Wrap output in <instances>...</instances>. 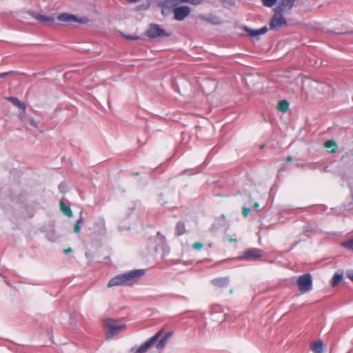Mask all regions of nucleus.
Masks as SVG:
<instances>
[{
    "label": "nucleus",
    "mask_w": 353,
    "mask_h": 353,
    "mask_svg": "<svg viewBox=\"0 0 353 353\" xmlns=\"http://www.w3.org/2000/svg\"><path fill=\"white\" fill-rule=\"evenodd\" d=\"M145 274L143 270H135L126 273L118 274L111 279L108 286L109 288L118 285H132Z\"/></svg>",
    "instance_id": "nucleus-1"
},
{
    "label": "nucleus",
    "mask_w": 353,
    "mask_h": 353,
    "mask_svg": "<svg viewBox=\"0 0 353 353\" xmlns=\"http://www.w3.org/2000/svg\"><path fill=\"white\" fill-rule=\"evenodd\" d=\"M294 2V1H281V3L274 9V14L270 23V28L271 30H276L286 25L287 22L283 18V14L290 11L292 8Z\"/></svg>",
    "instance_id": "nucleus-2"
},
{
    "label": "nucleus",
    "mask_w": 353,
    "mask_h": 353,
    "mask_svg": "<svg viewBox=\"0 0 353 353\" xmlns=\"http://www.w3.org/2000/svg\"><path fill=\"white\" fill-rule=\"evenodd\" d=\"M103 325L108 331L106 335L108 339H112L115 334L125 328L124 324H121L119 321L110 319H105L103 322Z\"/></svg>",
    "instance_id": "nucleus-3"
},
{
    "label": "nucleus",
    "mask_w": 353,
    "mask_h": 353,
    "mask_svg": "<svg viewBox=\"0 0 353 353\" xmlns=\"http://www.w3.org/2000/svg\"><path fill=\"white\" fill-rule=\"evenodd\" d=\"M299 290L302 293L310 291L312 288V277L309 273L299 276L297 279Z\"/></svg>",
    "instance_id": "nucleus-4"
},
{
    "label": "nucleus",
    "mask_w": 353,
    "mask_h": 353,
    "mask_svg": "<svg viewBox=\"0 0 353 353\" xmlns=\"http://www.w3.org/2000/svg\"><path fill=\"white\" fill-rule=\"evenodd\" d=\"M57 19L60 21L65 22L70 24L74 23L86 24L89 22V19L87 17H78L74 14H72L67 12L59 14L57 16Z\"/></svg>",
    "instance_id": "nucleus-5"
},
{
    "label": "nucleus",
    "mask_w": 353,
    "mask_h": 353,
    "mask_svg": "<svg viewBox=\"0 0 353 353\" xmlns=\"http://www.w3.org/2000/svg\"><path fill=\"white\" fill-rule=\"evenodd\" d=\"M145 34L147 37L152 39L157 37H168L170 36V34L167 33L166 31L158 24H150Z\"/></svg>",
    "instance_id": "nucleus-6"
},
{
    "label": "nucleus",
    "mask_w": 353,
    "mask_h": 353,
    "mask_svg": "<svg viewBox=\"0 0 353 353\" xmlns=\"http://www.w3.org/2000/svg\"><path fill=\"white\" fill-rule=\"evenodd\" d=\"M163 330H160L158 331L154 336L150 337L148 340H147L145 343L141 345L137 350V353H144L150 347H151L154 343L159 339V338L162 335Z\"/></svg>",
    "instance_id": "nucleus-7"
},
{
    "label": "nucleus",
    "mask_w": 353,
    "mask_h": 353,
    "mask_svg": "<svg viewBox=\"0 0 353 353\" xmlns=\"http://www.w3.org/2000/svg\"><path fill=\"white\" fill-rule=\"evenodd\" d=\"M190 12V8L188 6H183L176 7L173 9L174 19L177 21H182L187 17Z\"/></svg>",
    "instance_id": "nucleus-8"
},
{
    "label": "nucleus",
    "mask_w": 353,
    "mask_h": 353,
    "mask_svg": "<svg viewBox=\"0 0 353 353\" xmlns=\"http://www.w3.org/2000/svg\"><path fill=\"white\" fill-rule=\"evenodd\" d=\"M262 256V251L257 248L250 249L245 252L243 258L247 261H256Z\"/></svg>",
    "instance_id": "nucleus-9"
},
{
    "label": "nucleus",
    "mask_w": 353,
    "mask_h": 353,
    "mask_svg": "<svg viewBox=\"0 0 353 353\" xmlns=\"http://www.w3.org/2000/svg\"><path fill=\"white\" fill-rule=\"evenodd\" d=\"M172 1H163L159 5L161 8V14L165 17L173 13L174 6L171 4Z\"/></svg>",
    "instance_id": "nucleus-10"
},
{
    "label": "nucleus",
    "mask_w": 353,
    "mask_h": 353,
    "mask_svg": "<svg viewBox=\"0 0 353 353\" xmlns=\"http://www.w3.org/2000/svg\"><path fill=\"white\" fill-rule=\"evenodd\" d=\"M212 284L219 288H226L230 283V279L229 277H219L214 279L212 281Z\"/></svg>",
    "instance_id": "nucleus-11"
},
{
    "label": "nucleus",
    "mask_w": 353,
    "mask_h": 353,
    "mask_svg": "<svg viewBox=\"0 0 353 353\" xmlns=\"http://www.w3.org/2000/svg\"><path fill=\"white\" fill-rule=\"evenodd\" d=\"M29 13L32 17L43 23H52L54 21V19L52 17H48L41 14H35L34 12H30Z\"/></svg>",
    "instance_id": "nucleus-12"
},
{
    "label": "nucleus",
    "mask_w": 353,
    "mask_h": 353,
    "mask_svg": "<svg viewBox=\"0 0 353 353\" xmlns=\"http://www.w3.org/2000/svg\"><path fill=\"white\" fill-rule=\"evenodd\" d=\"M311 349L314 353H322L323 351V341L319 340L312 343Z\"/></svg>",
    "instance_id": "nucleus-13"
},
{
    "label": "nucleus",
    "mask_w": 353,
    "mask_h": 353,
    "mask_svg": "<svg viewBox=\"0 0 353 353\" xmlns=\"http://www.w3.org/2000/svg\"><path fill=\"white\" fill-rule=\"evenodd\" d=\"M245 30L250 37H256L266 33L268 28L266 27H263L258 30H252L246 28Z\"/></svg>",
    "instance_id": "nucleus-14"
},
{
    "label": "nucleus",
    "mask_w": 353,
    "mask_h": 353,
    "mask_svg": "<svg viewBox=\"0 0 353 353\" xmlns=\"http://www.w3.org/2000/svg\"><path fill=\"white\" fill-rule=\"evenodd\" d=\"M324 146L330 153L336 152L338 149V145L333 140H329L325 141L324 143Z\"/></svg>",
    "instance_id": "nucleus-15"
},
{
    "label": "nucleus",
    "mask_w": 353,
    "mask_h": 353,
    "mask_svg": "<svg viewBox=\"0 0 353 353\" xmlns=\"http://www.w3.org/2000/svg\"><path fill=\"white\" fill-rule=\"evenodd\" d=\"M61 211L68 217L71 218L73 216V213L70 208L66 205L63 201H60L59 203Z\"/></svg>",
    "instance_id": "nucleus-16"
},
{
    "label": "nucleus",
    "mask_w": 353,
    "mask_h": 353,
    "mask_svg": "<svg viewBox=\"0 0 353 353\" xmlns=\"http://www.w3.org/2000/svg\"><path fill=\"white\" fill-rule=\"evenodd\" d=\"M185 225L183 222L180 221L177 223L176 228H175V232L177 236L183 235L185 233Z\"/></svg>",
    "instance_id": "nucleus-17"
},
{
    "label": "nucleus",
    "mask_w": 353,
    "mask_h": 353,
    "mask_svg": "<svg viewBox=\"0 0 353 353\" xmlns=\"http://www.w3.org/2000/svg\"><path fill=\"white\" fill-rule=\"evenodd\" d=\"M277 109L281 112H285L289 109V103L286 100L280 101L277 104Z\"/></svg>",
    "instance_id": "nucleus-18"
},
{
    "label": "nucleus",
    "mask_w": 353,
    "mask_h": 353,
    "mask_svg": "<svg viewBox=\"0 0 353 353\" xmlns=\"http://www.w3.org/2000/svg\"><path fill=\"white\" fill-rule=\"evenodd\" d=\"M8 100L10 101L14 105L19 107V108L24 110L26 109V105L23 103H22L20 100H19L16 97H10L8 98Z\"/></svg>",
    "instance_id": "nucleus-19"
},
{
    "label": "nucleus",
    "mask_w": 353,
    "mask_h": 353,
    "mask_svg": "<svg viewBox=\"0 0 353 353\" xmlns=\"http://www.w3.org/2000/svg\"><path fill=\"white\" fill-rule=\"evenodd\" d=\"M203 19L207 21L208 22H210L212 24L218 25L221 24L222 23V21L220 18L216 16H211L208 18H205L204 17H201Z\"/></svg>",
    "instance_id": "nucleus-20"
},
{
    "label": "nucleus",
    "mask_w": 353,
    "mask_h": 353,
    "mask_svg": "<svg viewBox=\"0 0 353 353\" xmlns=\"http://www.w3.org/2000/svg\"><path fill=\"white\" fill-rule=\"evenodd\" d=\"M83 221V212L81 211L80 212V217L79 219L77 221V222L75 223L74 225V232L75 233H79L80 232V230H81V224L82 223Z\"/></svg>",
    "instance_id": "nucleus-21"
},
{
    "label": "nucleus",
    "mask_w": 353,
    "mask_h": 353,
    "mask_svg": "<svg viewBox=\"0 0 353 353\" xmlns=\"http://www.w3.org/2000/svg\"><path fill=\"white\" fill-rule=\"evenodd\" d=\"M343 279V276L341 274H335L332 279V285L336 286L338 285Z\"/></svg>",
    "instance_id": "nucleus-22"
},
{
    "label": "nucleus",
    "mask_w": 353,
    "mask_h": 353,
    "mask_svg": "<svg viewBox=\"0 0 353 353\" xmlns=\"http://www.w3.org/2000/svg\"><path fill=\"white\" fill-rule=\"evenodd\" d=\"M167 342H168V341L164 337H163L157 343V344L156 345L157 349H158L159 350H162L165 347V345L167 343Z\"/></svg>",
    "instance_id": "nucleus-23"
},
{
    "label": "nucleus",
    "mask_w": 353,
    "mask_h": 353,
    "mask_svg": "<svg viewBox=\"0 0 353 353\" xmlns=\"http://www.w3.org/2000/svg\"><path fill=\"white\" fill-rule=\"evenodd\" d=\"M342 246L353 250V239H350L342 243Z\"/></svg>",
    "instance_id": "nucleus-24"
},
{
    "label": "nucleus",
    "mask_w": 353,
    "mask_h": 353,
    "mask_svg": "<svg viewBox=\"0 0 353 353\" xmlns=\"http://www.w3.org/2000/svg\"><path fill=\"white\" fill-rule=\"evenodd\" d=\"M192 248L194 249V250H199V249H201L203 248V244L200 242H194L193 244H192Z\"/></svg>",
    "instance_id": "nucleus-25"
},
{
    "label": "nucleus",
    "mask_w": 353,
    "mask_h": 353,
    "mask_svg": "<svg viewBox=\"0 0 353 353\" xmlns=\"http://www.w3.org/2000/svg\"><path fill=\"white\" fill-rule=\"evenodd\" d=\"M250 212V209L249 208H244L242 210V215L244 217H247Z\"/></svg>",
    "instance_id": "nucleus-26"
},
{
    "label": "nucleus",
    "mask_w": 353,
    "mask_h": 353,
    "mask_svg": "<svg viewBox=\"0 0 353 353\" xmlns=\"http://www.w3.org/2000/svg\"><path fill=\"white\" fill-rule=\"evenodd\" d=\"M127 39H129V40H137L139 39V36H137V35H130V34H128V35H125L124 36Z\"/></svg>",
    "instance_id": "nucleus-27"
},
{
    "label": "nucleus",
    "mask_w": 353,
    "mask_h": 353,
    "mask_svg": "<svg viewBox=\"0 0 353 353\" xmlns=\"http://www.w3.org/2000/svg\"><path fill=\"white\" fill-rule=\"evenodd\" d=\"M276 1H263V5L266 7H272L275 5Z\"/></svg>",
    "instance_id": "nucleus-28"
},
{
    "label": "nucleus",
    "mask_w": 353,
    "mask_h": 353,
    "mask_svg": "<svg viewBox=\"0 0 353 353\" xmlns=\"http://www.w3.org/2000/svg\"><path fill=\"white\" fill-rule=\"evenodd\" d=\"M172 334H173L172 332H168L163 337H164L168 341L169 339L171 338Z\"/></svg>",
    "instance_id": "nucleus-29"
},
{
    "label": "nucleus",
    "mask_w": 353,
    "mask_h": 353,
    "mask_svg": "<svg viewBox=\"0 0 353 353\" xmlns=\"http://www.w3.org/2000/svg\"><path fill=\"white\" fill-rule=\"evenodd\" d=\"M71 252H72V248H66V249H65V250H63V252H64L65 254H69V253H70Z\"/></svg>",
    "instance_id": "nucleus-30"
},
{
    "label": "nucleus",
    "mask_w": 353,
    "mask_h": 353,
    "mask_svg": "<svg viewBox=\"0 0 353 353\" xmlns=\"http://www.w3.org/2000/svg\"><path fill=\"white\" fill-rule=\"evenodd\" d=\"M348 278L353 281V272H349L347 274Z\"/></svg>",
    "instance_id": "nucleus-31"
},
{
    "label": "nucleus",
    "mask_w": 353,
    "mask_h": 353,
    "mask_svg": "<svg viewBox=\"0 0 353 353\" xmlns=\"http://www.w3.org/2000/svg\"><path fill=\"white\" fill-rule=\"evenodd\" d=\"M291 161H292V157H291V156H288V157L286 158V159H285V163H288L291 162Z\"/></svg>",
    "instance_id": "nucleus-32"
},
{
    "label": "nucleus",
    "mask_w": 353,
    "mask_h": 353,
    "mask_svg": "<svg viewBox=\"0 0 353 353\" xmlns=\"http://www.w3.org/2000/svg\"><path fill=\"white\" fill-rule=\"evenodd\" d=\"M259 207V204L257 202H255L253 205V208L255 210H258Z\"/></svg>",
    "instance_id": "nucleus-33"
},
{
    "label": "nucleus",
    "mask_w": 353,
    "mask_h": 353,
    "mask_svg": "<svg viewBox=\"0 0 353 353\" xmlns=\"http://www.w3.org/2000/svg\"><path fill=\"white\" fill-rule=\"evenodd\" d=\"M8 74H9V72L0 73V78H3L5 76L8 75Z\"/></svg>",
    "instance_id": "nucleus-34"
},
{
    "label": "nucleus",
    "mask_w": 353,
    "mask_h": 353,
    "mask_svg": "<svg viewBox=\"0 0 353 353\" xmlns=\"http://www.w3.org/2000/svg\"><path fill=\"white\" fill-rule=\"evenodd\" d=\"M300 3V6H305V3L307 1H299Z\"/></svg>",
    "instance_id": "nucleus-35"
},
{
    "label": "nucleus",
    "mask_w": 353,
    "mask_h": 353,
    "mask_svg": "<svg viewBox=\"0 0 353 353\" xmlns=\"http://www.w3.org/2000/svg\"><path fill=\"white\" fill-rule=\"evenodd\" d=\"M193 4H197L198 3H199L200 1H190Z\"/></svg>",
    "instance_id": "nucleus-36"
},
{
    "label": "nucleus",
    "mask_w": 353,
    "mask_h": 353,
    "mask_svg": "<svg viewBox=\"0 0 353 353\" xmlns=\"http://www.w3.org/2000/svg\"><path fill=\"white\" fill-rule=\"evenodd\" d=\"M158 236H161V233L159 232H157V234Z\"/></svg>",
    "instance_id": "nucleus-37"
},
{
    "label": "nucleus",
    "mask_w": 353,
    "mask_h": 353,
    "mask_svg": "<svg viewBox=\"0 0 353 353\" xmlns=\"http://www.w3.org/2000/svg\"><path fill=\"white\" fill-rule=\"evenodd\" d=\"M230 241L234 242V241H236V239H230Z\"/></svg>",
    "instance_id": "nucleus-38"
},
{
    "label": "nucleus",
    "mask_w": 353,
    "mask_h": 353,
    "mask_svg": "<svg viewBox=\"0 0 353 353\" xmlns=\"http://www.w3.org/2000/svg\"><path fill=\"white\" fill-rule=\"evenodd\" d=\"M230 292L231 294L232 293V289L230 290Z\"/></svg>",
    "instance_id": "nucleus-39"
}]
</instances>
